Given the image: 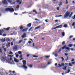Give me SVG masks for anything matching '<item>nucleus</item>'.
I'll use <instances>...</instances> for the list:
<instances>
[{"label": "nucleus", "instance_id": "obj_1", "mask_svg": "<svg viewBox=\"0 0 75 75\" xmlns=\"http://www.w3.org/2000/svg\"><path fill=\"white\" fill-rule=\"evenodd\" d=\"M5 11H10V12H11V13H13V12H14V8H6L5 10Z\"/></svg>", "mask_w": 75, "mask_h": 75}, {"label": "nucleus", "instance_id": "obj_2", "mask_svg": "<svg viewBox=\"0 0 75 75\" xmlns=\"http://www.w3.org/2000/svg\"><path fill=\"white\" fill-rule=\"evenodd\" d=\"M65 48L66 50H68V51H70V50H71V48H70L67 47V45H65L64 47H63L62 48V50H64V49H65Z\"/></svg>", "mask_w": 75, "mask_h": 75}, {"label": "nucleus", "instance_id": "obj_3", "mask_svg": "<svg viewBox=\"0 0 75 75\" xmlns=\"http://www.w3.org/2000/svg\"><path fill=\"white\" fill-rule=\"evenodd\" d=\"M70 14V12H69L68 11H67L65 13V14L64 15V17H67L69 16Z\"/></svg>", "mask_w": 75, "mask_h": 75}, {"label": "nucleus", "instance_id": "obj_4", "mask_svg": "<svg viewBox=\"0 0 75 75\" xmlns=\"http://www.w3.org/2000/svg\"><path fill=\"white\" fill-rule=\"evenodd\" d=\"M62 27V25H59L54 28H52L51 30H55V29H56V28H61Z\"/></svg>", "mask_w": 75, "mask_h": 75}, {"label": "nucleus", "instance_id": "obj_5", "mask_svg": "<svg viewBox=\"0 0 75 75\" xmlns=\"http://www.w3.org/2000/svg\"><path fill=\"white\" fill-rule=\"evenodd\" d=\"M16 2L17 3H19V4H21L22 2V0H17Z\"/></svg>", "mask_w": 75, "mask_h": 75}, {"label": "nucleus", "instance_id": "obj_6", "mask_svg": "<svg viewBox=\"0 0 75 75\" xmlns=\"http://www.w3.org/2000/svg\"><path fill=\"white\" fill-rule=\"evenodd\" d=\"M27 30H28V28H27L22 30V33H24V32H25V31H27Z\"/></svg>", "mask_w": 75, "mask_h": 75}, {"label": "nucleus", "instance_id": "obj_7", "mask_svg": "<svg viewBox=\"0 0 75 75\" xmlns=\"http://www.w3.org/2000/svg\"><path fill=\"white\" fill-rule=\"evenodd\" d=\"M2 2L5 4H8V3H7V1L6 0L3 1H2Z\"/></svg>", "mask_w": 75, "mask_h": 75}, {"label": "nucleus", "instance_id": "obj_8", "mask_svg": "<svg viewBox=\"0 0 75 75\" xmlns=\"http://www.w3.org/2000/svg\"><path fill=\"white\" fill-rule=\"evenodd\" d=\"M18 47L17 45H15L13 48V50H17L18 49Z\"/></svg>", "mask_w": 75, "mask_h": 75}, {"label": "nucleus", "instance_id": "obj_9", "mask_svg": "<svg viewBox=\"0 0 75 75\" xmlns=\"http://www.w3.org/2000/svg\"><path fill=\"white\" fill-rule=\"evenodd\" d=\"M21 37L22 38H24L26 37V34H25V33H24L23 35L21 36Z\"/></svg>", "mask_w": 75, "mask_h": 75}, {"label": "nucleus", "instance_id": "obj_10", "mask_svg": "<svg viewBox=\"0 0 75 75\" xmlns=\"http://www.w3.org/2000/svg\"><path fill=\"white\" fill-rule=\"evenodd\" d=\"M4 32L3 30L1 29L0 30V35H2V33Z\"/></svg>", "mask_w": 75, "mask_h": 75}, {"label": "nucleus", "instance_id": "obj_11", "mask_svg": "<svg viewBox=\"0 0 75 75\" xmlns=\"http://www.w3.org/2000/svg\"><path fill=\"white\" fill-rule=\"evenodd\" d=\"M31 23H30L27 24V27H31Z\"/></svg>", "mask_w": 75, "mask_h": 75}, {"label": "nucleus", "instance_id": "obj_12", "mask_svg": "<svg viewBox=\"0 0 75 75\" xmlns=\"http://www.w3.org/2000/svg\"><path fill=\"white\" fill-rule=\"evenodd\" d=\"M10 27H9L7 28H4L3 30H6V31H8L10 30Z\"/></svg>", "mask_w": 75, "mask_h": 75}, {"label": "nucleus", "instance_id": "obj_13", "mask_svg": "<svg viewBox=\"0 0 75 75\" xmlns=\"http://www.w3.org/2000/svg\"><path fill=\"white\" fill-rule=\"evenodd\" d=\"M59 7H61V5H62V2L61 1L60 2L59 4Z\"/></svg>", "mask_w": 75, "mask_h": 75}, {"label": "nucleus", "instance_id": "obj_14", "mask_svg": "<svg viewBox=\"0 0 75 75\" xmlns=\"http://www.w3.org/2000/svg\"><path fill=\"white\" fill-rule=\"evenodd\" d=\"M64 67H65L64 68H62L63 69V70H66L67 69V67H68L67 66H64Z\"/></svg>", "mask_w": 75, "mask_h": 75}, {"label": "nucleus", "instance_id": "obj_15", "mask_svg": "<svg viewBox=\"0 0 75 75\" xmlns=\"http://www.w3.org/2000/svg\"><path fill=\"white\" fill-rule=\"evenodd\" d=\"M22 62L23 65H26V61L25 60H23Z\"/></svg>", "mask_w": 75, "mask_h": 75}, {"label": "nucleus", "instance_id": "obj_16", "mask_svg": "<svg viewBox=\"0 0 75 75\" xmlns=\"http://www.w3.org/2000/svg\"><path fill=\"white\" fill-rule=\"evenodd\" d=\"M25 69H27V67L25 66V65H23L22 66Z\"/></svg>", "mask_w": 75, "mask_h": 75}, {"label": "nucleus", "instance_id": "obj_17", "mask_svg": "<svg viewBox=\"0 0 75 75\" xmlns=\"http://www.w3.org/2000/svg\"><path fill=\"white\" fill-rule=\"evenodd\" d=\"M14 61L15 62H18V60H17V59H16V58H14Z\"/></svg>", "mask_w": 75, "mask_h": 75}, {"label": "nucleus", "instance_id": "obj_18", "mask_svg": "<svg viewBox=\"0 0 75 75\" xmlns=\"http://www.w3.org/2000/svg\"><path fill=\"white\" fill-rule=\"evenodd\" d=\"M63 27H65V28H67V27H68V25L66 24H65L64 25Z\"/></svg>", "mask_w": 75, "mask_h": 75}, {"label": "nucleus", "instance_id": "obj_19", "mask_svg": "<svg viewBox=\"0 0 75 75\" xmlns=\"http://www.w3.org/2000/svg\"><path fill=\"white\" fill-rule=\"evenodd\" d=\"M19 5H17V6L16 7V10H18V8H19Z\"/></svg>", "mask_w": 75, "mask_h": 75}, {"label": "nucleus", "instance_id": "obj_20", "mask_svg": "<svg viewBox=\"0 0 75 75\" xmlns=\"http://www.w3.org/2000/svg\"><path fill=\"white\" fill-rule=\"evenodd\" d=\"M58 65L59 66H57V68H59V67H62V66L60 64H58Z\"/></svg>", "mask_w": 75, "mask_h": 75}, {"label": "nucleus", "instance_id": "obj_21", "mask_svg": "<svg viewBox=\"0 0 75 75\" xmlns=\"http://www.w3.org/2000/svg\"><path fill=\"white\" fill-rule=\"evenodd\" d=\"M72 46V44H70L68 45V46L69 47H71Z\"/></svg>", "mask_w": 75, "mask_h": 75}, {"label": "nucleus", "instance_id": "obj_22", "mask_svg": "<svg viewBox=\"0 0 75 75\" xmlns=\"http://www.w3.org/2000/svg\"><path fill=\"white\" fill-rule=\"evenodd\" d=\"M20 30H22L24 28V27L23 26H20L19 28Z\"/></svg>", "mask_w": 75, "mask_h": 75}, {"label": "nucleus", "instance_id": "obj_23", "mask_svg": "<svg viewBox=\"0 0 75 75\" xmlns=\"http://www.w3.org/2000/svg\"><path fill=\"white\" fill-rule=\"evenodd\" d=\"M28 66L30 68H32V67H33V65L31 64L29 65H28Z\"/></svg>", "mask_w": 75, "mask_h": 75}, {"label": "nucleus", "instance_id": "obj_24", "mask_svg": "<svg viewBox=\"0 0 75 75\" xmlns=\"http://www.w3.org/2000/svg\"><path fill=\"white\" fill-rule=\"evenodd\" d=\"M62 36H65V33H64V32H63L62 33Z\"/></svg>", "mask_w": 75, "mask_h": 75}, {"label": "nucleus", "instance_id": "obj_25", "mask_svg": "<svg viewBox=\"0 0 75 75\" xmlns=\"http://www.w3.org/2000/svg\"><path fill=\"white\" fill-rule=\"evenodd\" d=\"M69 54H68V53H67H67H64V55H65V56L66 57H67V56H68V55Z\"/></svg>", "mask_w": 75, "mask_h": 75}, {"label": "nucleus", "instance_id": "obj_26", "mask_svg": "<svg viewBox=\"0 0 75 75\" xmlns=\"http://www.w3.org/2000/svg\"><path fill=\"white\" fill-rule=\"evenodd\" d=\"M6 41H10V39H9L8 38H7L6 39Z\"/></svg>", "mask_w": 75, "mask_h": 75}, {"label": "nucleus", "instance_id": "obj_27", "mask_svg": "<svg viewBox=\"0 0 75 75\" xmlns=\"http://www.w3.org/2000/svg\"><path fill=\"white\" fill-rule=\"evenodd\" d=\"M61 58L62 59V61H64V57H61Z\"/></svg>", "mask_w": 75, "mask_h": 75}, {"label": "nucleus", "instance_id": "obj_28", "mask_svg": "<svg viewBox=\"0 0 75 75\" xmlns=\"http://www.w3.org/2000/svg\"><path fill=\"white\" fill-rule=\"evenodd\" d=\"M40 27L39 26H38L37 27L35 28V29H38V28H40Z\"/></svg>", "mask_w": 75, "mask_h": 75}, {"label": "nucleus", "instance_id": "obj_29", "mask_svg": "<svg viewBox=\"0 0 75 75\" xmlns=\"http://www.w3.org/2000/svg\"><path fill=\"white\" fill-rule=\"evenodd\" d=\"M7 1H8V3H11V2H12V1H11L10 0H7Z\"/></svg>", "mask_w": 75, "mask_h": 75}, {"label": "nucleus", "instance_id": "obj_30", "mask_svg": "<svg viewBox=\"0 0 75 75\" xmlns=\"http://www.w3.org/2000/svg\"><path fill=\"white\" fill-rule=\"evenodd\" d=\"M65 65V64H64V63H61V65L62 66H63Z\"/></svg>", "mask_w": 75, "mask_h": 75}, {"label": "nucleus", "instance_id": "obj_31", "mask_svg": "<svg viewBox=\"0 0 75 75\" xmlns=\"http://www.w3.org/2000/svg\"><path fill=\"white\" fill-rule=\"evenodd\" d=\"M65 41L63 42L62 43V45H64L65 44Z\"/></svg>", "mask_w": 75, "mask_h": 75}, {"label": "nucleus", "instance_id": "obj_32", "mask_svg": "<svg viewBox=\"0 0 75 75\" xmlns=\"http://www.w3.org/2000/svg\"><path fill=\"white\" fill-rule=\"evenodd\" d=\"M33 12H35L36 14H37V11H36L34 10H33Z\"/></svg>", "mask_w": 75, "mask_h": 75}, {"label": "nucleus", "instance_id": "obj_33", "mask_svg": "<svg viewBox=\"0 0 75 75\" xmlns=\"http://www.w3.org/2000/svg\"><path fill=\"white\" fill-rule=\"evenodd\" d=\"M3 42H4V41H6V38H5L4 39H2Z\"/></svg>", "mask_w": 75, "mask_h": 75}, {"label": "nucleus", "instance_id": "obj_34", "mask_svg": "<svg viewBox=\"0 0 75 75\" xmlns=\"http://www.w3.org/2000/svg\"><path fill=\"white\" fill-rule=\"evenodd\" d=\"M68 1L67 0H66V3L65 4H68Z\"/></svg>", "mask_w": 75, "mask_h": 75}, {"label": "nucleus", "instance_id": "obj_35", "mask_svg": "<svg viewBox=\"0 0 75 75\" xmlns=\"http://www.w3.org/2000/svg\"><path fill=\"white\" fill-rule=\"evenodd\" d=\"M21 51H19L18 52V54H21Z\"/></svg>", "mask_w": 75, "mask_h": 75}, {"label": "nucleus", "instance_id": "obj_36", "mask_svg": "<svg viewBox=\"0 0 75 75\" xmlns=\"http://www.w3.org/2000/svg\"><path fill=\"white\" fill-rule=\"evenodd\" d=\"M50 56H46L45 57H46L47 58H49Z\"/></svg>", "mask_w": 75, "mask_h": 75}, {"label": "nucleus", "instance_id": "obj_37", "mask_svg": "<svg viewBox=\"0 0 75 75\" xmlns=\"http://www.w3.org/2000/svg\"><path fill=\"white\" fill-rule=\"evenodd\" d=\"M54 56L56 57H57V56H58V54H57V53L55 54H54Z\"/></svg>", "mask_w": 75, "mask_h": 75}, {"label": "nucleus", "instance_id": "obj_38", "mask_svg": "<svg viewBox=\"0 0 75 75\" xmlns=\"http://www.w3.org/2000/svg\"><path fill=\"white\" fill-rule=\"evenodd\" d=\"M23 57V55L22 54H20L19 56V58H22Z\"/></svg>", "mask_w": 75, "mask_h": 75}, {"label": "nucleus", "instance_id": "obj_39", "mask_svg": "<svg viewBox=\"0 0 75 75\" xmlns=\"http://www.w3.org/2000/svg\"><path fill=\"white\" fill-rule=\"evenodd\" d=\"M72 37H73V36H72V35L70 36H69V39H71V38H72Z\"/></svg>", "mask_w": 75, "mask_h": 75}, {"label": "nucleus", "instance_id": "obj_40", "mask_svg": "<svg viewBox=\"0 0 75 75\" xmlns=\"http://www.w3.org/2000/svg\"><path fill=\"white\" fill-rule=\"evenodd\" d=\"M6 35V34L5 33H4L3 35V37H5Z\"/></svg>", "mask_w": 75, "mask_h": 75}, {"label": "nucleus", "instance_id": "obj_41", "mask_svg": "<svg viewBox=\"0 0 75 75\" xmlns=\"http://www.w3.org/2000/svg\"><path fill=\"white\" fill-rule=\"evenodd\" d=\"M72 64H75V62H71Z\"/></svg>", "mask_w": 75, "mask_h": 75}, {"label": "nucleus", "instance_id": "obj_42", "mask_svg": "<svg viewBox=\"0 0 75 75\" xmlns=\"http://www.w3.org/2000/svg\"><path fill=\"white\" fill-rule=\"evenodd\" d=\"M32 28H33V27H31V28H30L28 30L29 31H30V30H31Z\"/></svg>", "mask_w": 75, "mask_h": 75}, {"label": "nucleus", "instance_id": "obj_43", "mask_svg": "<svg viewBox=\"0 0 75 75\" xmlns=\"http://www.w3.org/2000/svg\"><path fill=\"white\" fill-rule=\"evenodd\" d=\"M32 28H33V27H31V28H30L28 30L29 31H30V30H31Z\"/></svg>", "mask_w": 75, "mask_h": 75}, {"label": "nucleus", "instance_id": "obj_44", "mask_svg": "<svg viewBox=\"0 0 75 75\" xmlns=\"http://www.w3.org/2000/svg\"><path fill=\"white\" fill-rule=\"evenodd\" d=\"M69 66H72V64H71V63H69Z\"/></svg>", "mask_w": 75, "mask_h": 75}, {"label": "nucleus", "instance_id": "obj_45", "mask_svg": "<svg viewBox=\"0 0 75 75\" xmlns=\"http://www.w3.org/2000/svg\"><path fill=\"white\" fill-rule=\"evenodd\" d=\"M72 26H74L75 25V23H73L72 25Z\"/></svg>", "mask_w": 75, "mask_h": 75}, {"label": "nucleus", "instance_id": "obj_46", "mask_svg": "<svg viewBox=\"0 0 75 75\" xmlns=\"http://www.w3.org/2000/svg\"><path fill=\"white\" fill-rule=\"evenodd\" d=\"M11 46L13 45V42H11Z\"/></svg>", "mask_w": 75, "mask_h": 75}, {"label": "nucleus", "instance_id": "obj_47", "mask_svg": "<svg viewBox=\"0 0 75 75\" xmlns=\"http://www.w3.org/2000/svg\"><path fill=\"white\" fill-rule=\"evenodd\" d=\"M18 56H19V55H18V54H16V57L17 58H18Z\"/></svg>", "mask_w": 75, "mask_h": 75}, {"label": "nucleus", "instance_id": "obj_48", "mask_svg": "<svg viewBox=\"0 0 75 75\" xmlns=\"http://www.w3.org/2000/svg\"><path fill=\"white\" fill-rule=\"evenodd\" d=\"M9 54H13V52H11V51L10 52Z\"/></svg>", "mask_w": 75, "mask_h": 75}, {"label": "nucleus", "instance_id": "obj_49", "mask_svg": "<svg viewBox=\"0 0 75 75\" xmlns=\"http://www.w3.org/2000/svg\"><path fill=\"white\" fill-rule=\"evenodd\" d=\"M33 57H34L35 58V57L38 58V56H35V55H33Z\"/></svg>", "mask_w": 75, "mask_h": 75}, {"label": "nucleus", "instance_id": "obj_50", "mask_svg": "<svg viewBox=\"0 0 75 75\" xmlns=\"http://www.w3.org/2000/svg\"><path fill=\"white\" fill-rule=\"evenodd\" d=\"M29 44H31V41H29L28 42Z\"/></svg>", "mask_w": 75, "mask_h": 75}, {"label": "nucleus", "instance_id": "obj_51", "mask_svg": "<svg viewBox=\"0 0 75 75\" xmlns=\"http://www.w3.org/2000/svg\"><path fill=\"white\" fill-rule=\"evenodd\" d=\"M62 15H60L59 16H57V17H62Z\"/></svg>", "mask_w": 75, "mask_h": 75}, {"label": "nucleus", "instance_id": "obj_52", "mask_svg": "<svg viewBox=\"0 0 75 75\" xmlns=\"http://www.w3.org/2000/svg\"><path fill=\"white\" fill-rule=\"evenodd\" d=\"M74 61V59H71V62H73V61Z\"/></svg>", "mask_w": 75, "mask_h": 75}, {"label": "nucleus", "instance_id": "obj_53", "mask_svg": "<svg viewBox=\"0 0 75 75\" xmlns=\"http://www.w3.org/2000/svg\"><path fill=\"white\" fill-rule=\"evenodd\" d=\"M61 50H62L61 48L58 51L59 52H60V51H61Z\"/></svg>", "mask_w": 75, "mask_h": 75}, {"label": "nucleus", "instance_id": "obj_54", "mask_svg": "<svg viewBox=\"0 0 75 75\" xmlns=\"http://www.w3.org/2000/svg\"><path fill=\"white\" fill-rule=\"evenodd\" d=\"M22 42V40H20L19 41V43H21Z\"/></svg>", "mask_w": 75, "mask_h": 75}, {"label": "nucleus", "instance_id": "obj_55", "mask_svg": "<svg viewBox=\"0 0 75 75\" xmlns=\"http://www.w3.org/2000/svg\"><path fill=\"white\" fill-rule=\"evenodd\" d=\"M4 51H6V50H7V49L6 48H4Z\"/></svg>", "mask_w": 75, "mask_h": 75}, {"label": "nucleus", "instance_id": "obj_56", "mask_svg": "<svg viewBox=\"0 0 75 75\" xmlns=\"http://www.w3.org/2000/svg\"><path fill=\"white\" fill-rule=\"evenodd\" d=\"M4 47H5V46H2L1 47V48H3V49H4Z\"/></svg>", "mask_w": 75, "mask_h": 75}, {"label": "nucleus", "instance_id": "obj_57", "mask_svg": "<svg viewBox=\"0 0 75 75\" xmlns=\"http://www.w3.org/2000/svg\"><path fill=\"white\" fill-rule=\"evenodd\" d=\"M0 52H1V53H2V49H0Z\"/></svg>", "mask_w": 75, "mask_h": 75}, {"label": "nucleus", "instance_id": "obj_58", "mask_svg": "<svg viewBox=\"0 0 75 75\" xmlns=\"http://www.w3.org/2000/svg\"><path fill=\"white\" fill-rule=\"evenodd\" d=\"M59 7H58L57 8V10H59Z\"/></svg>", "mask_w": 75, "mask_h": 75}, {"label": "nucleus", "instance_id": "obj_59", "mask_svg": "<svg viewBox=\"0 0 75 75\" xmlns=\"http://www.w3.org/2000/svg\"><path fill=\"white\" fill-rule=\"evenodd\" d=\"M72 16V15H71V14H70L69 16V17H71Z\"/></svg>", "mask_w": 75, "mask_h": 75}, {"label": "nucleus", "instance_id": "obj_60", "mask_svg": "<svg viewBox=\"0 0 75 75\" xmlns=\"http://www.w3.org/2000/svg\"><path fill=\"white\" fill-rule=\"evenodd\" d=\"M29 56H30V54H27V57H29Z\"/></svg>", "mask_w": 75, "mask_h": 75}, {"label": "nucleus", "instance_id": "obj_61", "mask_svg": "<svg viewBox=\"0 0 75 75\" xmlns=\"http://www.w3.org/2000/svg\"><path fill=\"white\" fill-rule=\"evenodd\" d=\"M68 64L67 63H65V65H68Z\"/></svg>", "mask_w": 75, "mask_h": 75}, {"label": "nucleus", "instance_id": "obj_62", "mask_svg": "<svg viewBox=\"0 0 75 75\" xmlns=\"http://www.w3.org/2000/svg\"><path fill=\"white\" fill-rule=\"evenodd\" d=\"M15 4V2H13L11 4Z\"/></svg>", "mask_w": 75, "mask_h": 75}, {"label": "nucleus", "instance_id": "obj_63", "mask_svg": "<svg viewBox=\"0 0 75 75\" xmlns=\"http://www.w3.org/2000/svg\"><path fill=\"white\" fill-rule=\"evenodd\" d=\"M0 41L1 42H3V39H1Z\"/></svg>", "mask_w": 75, "mask_h": 75}, {"label": "nucleus", "instance_id": "obj_64", "mask_svg": "<svg viewBox=\"0 0 75 75\" xmlns=\"http://www.w3.org/2000/svg\"><path fill=\"white\" fill-rule=\"evenodd\" d=\"M42 40H44V38H42Z\"/></svg>", "mask_w": 75, "mask_h": 75}]
</instances>
